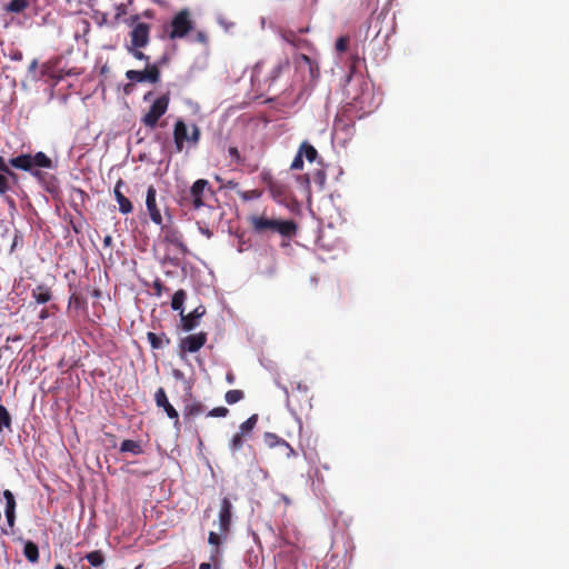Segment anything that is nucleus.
Returning a JSON list of instances; mask_svg holds the SVG:
<instances>
[{"mask_svg": "<svg viewBox=\"0 0 569 569\" xmlns=\"http://www.w3.org/2000/svg\"><path fill=\"white\" fill-rule=\"evenodd\" d=\"M9 163L14 169L30 172L39 182H43L46 179V173L40 171L39 168L51 169L53 167L52 160L42 151L34 154L21 153L9 159Z\"/></svg>", "mask_w": 569, "mask_h": 569, "instance_id": "f257e3e1", "label": "nucleus"}, {"mask_svg": "<svg viewBox=\"0 0 569 569\" xmlns=\"http://www.w3.org/2000/svg\"><path fill=\"white\" fill-rule=\"evenodd\" d=\"M248 222L252 230L259 234L274 232L290 238L297 233V224L293 220L272 219L264 214H252L248 218Z\"/></svg>", "mask_w": 569, "mask_h": 569, "instance_id": "f03ea898", "label": "nucleus"}, {"mask_svg": "<svg viewBox=\"0 0 569 569\" xmlns=\"http://www.w3.org/2000/svg\"><path fill=\"white\" fill-rule=\"evenodd\" d=\"M296 72L301 77L302 82L315 84L320 76L319 64L316 60L305 53L293 57Z\"/></svg>", "mask_w": 569, "mask_h": 569, "instance_id": "7ed1b4c3", "label": "nucleus"}, {"mask_svg": "<svg viewBox=\"0 0 569 569\" xmlns=\"http://www.w3.org/2000/svg\"><path fill=\"white\" fill-rule=\"evenodd\" d=\"M206 190L212 192L209 181L206 179L196 180L191 186L189 193L181 197L180 204L199 210L204 206L203 198Z\"/></svg>", "mask_w": 569, "mask_h": 569, "instance_id": "20e7f679", "label": "nucleus"}, {"mask_svg": "<svg viewBox=\"0 0 569 569\" xmlns=\"http://www.w3.org/2000/svg\"><path fill=\"white\" fill-rule=\"evenodd\" d=\"M170 102L169 92L158 97L149 111L141 118V122L149 129H154L159 119L167 112Z\"/></svg>", "mask_w": 569, "mask_h": 569, "instance_id": "39448f33", "label": "nucleus"}, {"mask_svg": "<svg viewBox=\"0 0 569 569\" xmlns=\"http://www.w3.org/2000/svg\"><path fill=\"white\" fill-rule=\"evenodd\" d=\"M138 19L136 14L126 20L127 24L133 26L130 32V46L147 47L150 40V26L146 22L136 23Z\"/></svg>", "mask_w": 569, "mask_h": 569, "instance_id": "423d86ee", "label": "nucleus"}, {"mask_svg": "<svg viewBox=\"0 0 569 569\" xmlns=\"http://www.w3.org/2000/svg\"><path fill=\"white\" fill-rule=\"evenodd\" d=\"M193 28L187 9L179 11L171 21L170 39H181Z\"/></svg>", "mask_w": 569, "mask_h": 569, "instance_id": "0eeeda50", "label": "nucleus"}, {"mask_svg": "<svg viewBox=\"0 0 569 569\" xmlns=\"http://www.w3.org/2000/svg\"><path fill=\"white\" fill-rule=\"evenodd\" d=\"M309 28H300L295 31L291 29H280L279 33L283 41L289 43L296 49L300 50H311L312 43L302 37V33L308 32Z\"/></svg>", "mask_w": 569, "mask_h": 569, "instance_id": "6e6552de", "label": "nucleus"}, {"mask_svg": "<svg viewBox=\"0 0 569 569\" xmlns=\"http://www.w3.org/2000/svg\"><path fill=\"white\" fill-rule=\"evenodd\" d=\"M126 78L133 82L157 83L160 80V69L156 63H148L143 70H128Z\"/></svg>", "mask_w": 569, "mask_h": 569, "instance_id": "1a4fd4ad", "label": "nucleus"}, {"mask_svg": "<svg viewBox=\"0 0 569 569\" xmlns=\"http://www.w3.org/2000/svg\"><path fill=\"white\" fill-rule=\"evenodd\" d=\"M163 236V242L176 247L181 253L188 252L183 236L177 227L164 224L159 226Z\"/></svg>", "mask_w": 569, "mask_h": 569, "instance_id": "9d476101", "label": "nucleus"}, {"mask_svg": "<svg viewBox=\"0 0 569 569\" xmlns=\"http://www.w3.org/2000/svg\"><path fill=\"white\" fill-rule=\"evenodd\" d=\"M146 208L150 220L157 226H162L163 217L157 201V189L154 186H149L147 189Z\"/></svg>", "mask_w": 569, "mask_h": 569, "instance_id": "9b49d317", "label": "nucleus"}, {"mask_svg": "<svg viewBox=\"0 0 569 569\" xmlns=\"http://www.w3.org/2000/svg\"><path fill=\"white\" fill-rule=\"evenodd\" d=\"M207 340V332L200 331L198 333L189 335L181 339L179 347L182 353H194L206 345Z\"/></svg>", "mask_w": 569, "mask_h": 569, "instance_id": "f8f14e48", "label": "nucleus"}, {"mask_svg": "<svg viewBox=\"0 0 569 569\" xmlns=\"http://www.w3.org/2000/svg\"><path fill=\"white\" fill-rule=\"evenodd\" d=\"M154 401L157 407L162 408L167 416L173 420V426L179 429L180 421L178 411L169 402L166 390L163 388H159L154 393Z\"/></svg>", "mask_w": 569, "mask_h": 569, "instance_id": "ddd939ff", "label": "nucleus"}, {"mask_svg": "<svg viewBox=\"0 0 569 569\" xmlns=\"http://www.w3.org/2000/svg\"><path fill=\"white\" fill-rule=\"evenodd\" d=\"M206 315V307L200 305L194 308L190 313L180 315L181 327L184 331H191L199 326V320Z\"/></svg>", "mask_w": 569, "mask_h": 569, "instance_id": "4468645a", "label": "nucleus"}, {"mask_svg": "<svg viewBox=\"0 0 569 569\" xmlns=\"http://www.w3.org/2000/svg\"><path fill=\"white\" fill-rule=\"evenodd\" d=\"M232 502L229 498L224 497L221 500L220 511H219V530L222 533H227L230 530L231 526V516H232Z\"/></svg>", "mask_w": 569, "mask_h": 569, "instance_id": "2eb2a0df", "label": "nucleus"}, {"mask_svg": "<svg viewBox=\"0 0 569 569\" xmlns=\"http://www.w3.org/2000/svg\"><path fill=\"white\" fill-rule=\"evenodd\" d=\"M173 141L176 152L180 153L183 150L184 142H189V133L187 124L183 120L179 119L176 121L173 127Z\"/></svg>", "mask_w": 569, "mask_h": 569, "instance_id": "dca6fc26", "label": "nucleus"}, {"mask_svg": "<svg viewBox=\"0 0 569 569\" xmlns=\"http://www.w3.org/2000/svg\"><path fill=\"white\" fill-rule=\"evenodd\" d=\"M290 68V61L288 58H282L277 61V63L271 68L269 73L264 78V82L268 83V86H272L277 82V80L289 70Z\"/></svg>", "mask_w": 569, "mask_h": 569, "instance_id": "f3484780", "label": "nucleus"}, {"mask_svg": "<svg viewBox=\"0 0 569 569\" xmlns=\"http://www.w3.org/2000/svg\"><path fill=\"white\" fill-rule=\"evenodd\" d=\"M264 442L269 448H287V459L297 457V451L284 439L278 437L276 433L266 432Z\"/></svg>", "mask_w": 569, "mask_h": 569, "instance_id": "a211bd4d", "label": "nucleus"}, {"mask_svg": "<svg viewBox=\"0 0 569 569\" xmlns=\"http://www.w3.org/2000/svg\"><path fill=\"white\" fill-rule=\"evenodd\" d=\"M228 154L231 158V163L246 167L250 172H253L258 169V162L248 160L244 156H241L240 151L234 146H230L228 148Z\"/></svg>", "mask_w": 569, "mask_h": 569, "instance_id": "6ab92c4d", "label": "nucleus"}, {"mask_svg": "<svg viewBox=\"0 0 569 569\" xmlns=\"http://www.w3.org/2000/svg\"><path fill=\"white\" fill-rule=\"evenodd\" d=\"M31 297L38 305H46L52 300L53 293L49 286L40 283L31 290Z\"/></svg>", "mask_w": 569, "mask_h": 569, "instance_id": "aec40b11", "label": "nucleus"}, {"mask_svg": "<svg viewBox=\"0 0 569 569\" xmlns=\"http://www.w3.org/2000/svg\"><path fill=\"white\" fill-rule=\"evenodd\" d=\"M123 186L122 180H118L114 187V198L119 204V211L123 214L130 213L133 210V206L131 201L121 192V187Z\"/></svg>", "mask_w": 569, "mask_h": 569, "instance_id": "412c9836", "label": "nucleus"}, {"mask_svg": "<svg viewBox=\"0 0 569 569\" xmlns=\"http://www.w3.org/2000/svg\"><path fill=\"white\" fill-rule=\"evenodd\" d=\"M147 339L152 349H162L170 343V339L167 337L164 332L161 335H157L154 332L149 331L147 333Z\"/></svg>", "mask_w": 569, "mask_h": 569, "instance_id": "4be33fe9", "label": "nucleus"}, {"mask_svg": "<svg viewBox=\"0 0 569 569\" xmlns=\"http://www.w3.org/2000/svg\"><path fill=\"white\" fill-rule=\"evenodd\" d=\"M333 130L336 132L342 131L346 134H349L353 130V123H351V119L346 118V114L342 113L336 118L333 122Z\"/></svg>", "mask_w": 569, "mask_h": 569, "instance_id": "5701e85b", "label": "nucleus"}, {"mask_svg": "<svg viewBox=\"0 0 569 569\" xmlns=\"http://www.w3.org/2000/svg\"><path fill=\"white\" fill-rule=\"evenodd\" d=\"M120 452H129L133 456H139L143 453V449L140 441L126 439L120 446Z\"/></svg>", "mask_w": 569, "mask_h": 569, "instance_id": "b1692460", "label": "nucleus"}, {"mask_svg": "<svg viewBox=\"0 0 569 569\" xmlns=\"http://www.w3.org/2000/svg\"><path fill=\"white\" fill-rule=\"evenodd\" d=\"M23 555L28 561L36 563L39 560V548L33 541H26L23 546Z\"/></svg>", "mask_w": 569, "mask_h": 569, "instance_id": "393cba45", "label": "nucleus"}, {"mask_svg": "<svg viewBox=\"0 0 569 569\" xmlns=\"http://www.w3.org/2000/svg\"><path fill=\"white\" fill-rule=\"evenodd\" d=\"M186 299H187V292L183 289L177 290L173 293L172 299H171L172 310L179 311V315H181L184 311L183 303H184Z\"/></svg>", "mask_w": 569, "mask_h": 569, "instance_id": "a878e982", "label": "nucleus"}, {"mask_svg": "<svg viewBox=\"0 0 569 569\" xmlns=\"http://www.w3.org/2000/svg\"><path fill=\"white\" fill-rule=\"evenodd\" d=\"M204 411V406L201 402H192L184 407L183 417L184 419H193Z\"/></svg>", "mask_w": 569, "mask_h": 569, "instance_id": "bb28decb", "label": "nucleus"}, {"mask_svg": "<svg viewBox=\"0 0 569 569\" xmlns=\"http://www.w3.org/2000/svg\"><path fill=\"white\" fill-rule=\"evenodd\" d=\"M247 436L236 432L229 442V449L232 457L237 458L238 451H240L244 445Z\"/></svg>", "mask_w": 569, "mask_h": 569, "instance_id": "cd10ccee", "label": "nucleus"}, {"mask_svg": "<svg viewBox=\"0 0 569 569\" xmlns=\"http://www.w3.org/2000/svg\"><path fill=\"white\" fill-rule=\"evenodd\" d=\"M82 559H87L90 566L92 567H101L104 563V555L101 550H94L87 553Z\"/></svg>", "mask_w": 569, "mask_h": 569, "instance_id": "c85d7f7f", "label": "nucleus"}, {"mask_svg": "<svg viewBox=\"0 0 569 569\" xmlns=\"http://www.w3.org/2000/svg\"><path fill=\"white\" fill-rule=\"evenodd\" d=\"M29 7V0H11L4 10L12 13H21Z\"/></svg>", "mask_w": 569, "mask_h": 569, "instance_id": "c756f323", "label": "nucleus"}, {"mask_svg": "<svg viewBox=\"0 0 569 569\" xmlns=\"http://www.w3.org/2000/svg\"><path fill=\"white\" fill-rule=\"evenodd\" d=\"M299 150L309 162H313L318 157L317 149L307 141L300 144Z\"/></svg>", "mask_w": 569, "mask_h": 569, "instance_id": "7c9ffc66", "label": "nucleus"}, {"mask_svg": "<svg viewBox=\"0 0 569 569\" xmlns=\"http://www.w3.org/2000/svg\"><path fill=\"white\" fill-rule=\"evenodd\" d=\"M257 423H258V415H252L244 422H242L240 425L238 432H240L247 437H250V433L254 429Z\"/></svg>", "mask_w": 569, "mask_h": 569, "instance_id": "2f4dec72", "label": "nucleus"}, {"mask_svg": "<svg viewBox=\"0 0 569 569\" xmlns=\"http://www.w3.org/2000/svg\"><path fill=\"white\" fill-rule=\"evenodd\" d=\"M269 191L271 196L276 199H280L286 197L287 194V186L282 183L281 181H276L274 183H271Z\"/></svg>", "mask_w": 569, "mask_h": 569, "instance_id": "473e14b6", "label": "nucleus"}, {"mask_svg": "<svg viewBox=\"0 0 569 569\" xmlns=\"http://www.w3.org/2000/svg\"><path fill=\"white\" fill-rule=\"evenodd\" d=\"M3 429L11 430V416L7 408L0 403V432H2Z\"/></svg>", "mask_w": 569, "mask_h": 569, "instance_id": "72a5a7b5", "label": "nucleus"}, {"mask_svg": "<svg viewBox=\"0 0 569 569\" xmlns=\"http://www.w3.org/2000/svg\"><path fill=\"white\" fill-rule=\"evenodd\" d=\"M244 398V393L242 390L232 389L226 392L224 399L228 405H234L241 401Z\"/></svg>", "mask_w": 569, "mask_h": 569, "instance_id": "f704fd0d", "label": "nucleus"}, {"mask_svg": "<svg viewBox=\"0 0 569 569\" xmlns=\"http://www.w3.org/2000/svg\"><path fill=\"white\" fill-rule=\"evenodd\" d=\"M3 498L6 500L4 512H16L17 502L13 493L10 490L6 489L3 491Z\"/></svg>", "mask_w": 569, "mask_h": 569, "instance_id": "c9c22d12", "label": "nucleus"}, {"mask_svg": "<svg viewBox=\"0 0 569 569\" xmlns=\"http://www.w3.org/2000/svg\"><path fill=\"white\" fill-rule=\"evenodd\" d=\"M141 47H134V46H127L128 52L138 60H143L146 63H149L150 57L144 54L141 50H139Z\"/></svg>", "mask_w": 569, "mask_h": 569, "instance_id": "e433bc0d", "label": "nucleus"}, {"mask_svg": "<svg viewBox=\"0 0 569 569\" xmlns=\"http://www.w3.org/2000/svg\"><path fill=\"white\" fill-rule=\"evenodd\" d=\"M86 306V299L78 295L72 293L69 298V307L83 308Z\"/></svg>", "mask_w": 569, "mask_h": 569, "instance_id": "4c0bfd02", "label": "nucleus"}, {"mask_svg": "<svg viewBox=\"0 0 569 569\" xmlns=\"http://www.w3.org/2000/svg\"><path fill=\"white\" fill-rule=\"evenodd\" d=\"M350 38L348 36H342L337 39L336 41V50L338 52H345L347 51L349 47Z\"/></svg>", "mask_w": 569, "mask_h": 569, "instance_id": "58836bf2", "label": "nucleus"}, {"mask_svg": "<svg viewBox=\"0 0 569 569\" xmlns=\"http://www.w3.org/2000/svg\"><path fill=\"white\" fill-rule=\"evenodd\" d=\"M263 67H264V62L263 61H259L254 64L253 69H252V80L253 81H260L261 80V76H262V72H263Z\"/></svg>", "mask_w": 569, "mask_h": 569, "instance_id": "ea45409f", "label": "nucleus"}, {"mask_svg": "<svg viewBox=\"0 0 569 569\" xmlns=\"http://www.w3.org/2000/svg\"><path fill=\"white\" fill-rule=\"evenodd\" d=\"M220 537L218 533L213 532V531H210L209 532V537H208V542L211 545V546H214L216 549H214V555L217 556L219 552H220V549H219V545H220Z\"/></svg>", "mask_w": 569, "mask_h": 569, "instance_id": "a19ab883", "label": "nucleus"}, {"mask_svg": "<svg viewBox=\"0 0 569 569\" xmlns=\"http://www.w3.org/2000/svg\"><path fill=\"white\" fill-rule=\"evenodd\" d=\"M362 84L367 86V83L362 82ZM366 93L369 96L370 92L368 90V87H366V90H363V88L361 87V94H353L352 96V100L356 102V103H359L360 108L363 109L365 108V96Z\"/></svg>", "mask_w": 569, "mask_h": 569, "instance_id": "79ce46f5", "label": "nucleus"}, {"mask_svg": "<svg viewBox=\"0 0 569 569\" xmlns=\"http://www.w3.org/2000/svg\"><path fill=\"white\" fill-rule=\"evenodd\" d=\"M303 154L300 150H298L296 157L293 158V161L291 162L290 169L292 170H300L303 167Z\"/></svg>", "mask_w": 569, "mask_h": 569, "instance_id": "37998d69", "label": "nucleus"}, {"mask_svg": "<svg viewBox=\"0 0 569 569\" xmlns=\"http://www.w3.org/2000/svg\"><path fill=\"white\" fill-rule=\"evenodd\" d=\"M127 14V7L123 3H120L116 7V14L113 18L112 26H117L119 23V20L122 16Z\"/></svg>", "mask_w": 569, "mask_h": 569, "instance_id": "c03bdc74", "label": "nucleus"}, {"mask_svg": "<svg viewBox=\"0 0 569 569\" xmlns=\"http://www.w3.org/2000/svg\"><path fill=\"white\" fill-rule=\"evenodd\" d=\"M201 131L197 124H192L191 133L189 134V142L197 144L200 140Z\"/></svg>", "mask_w": 569, "mask_h": 569, "instance_id": "a18cd8bd", "label": "nucleus"}, {"mask_svg": "<svg viewBox=\"0 0 569 569\" xmlns=\"http://www.w3.org/2000/svg\"><path fill=\"white\" fill-rule=\"evenodd\" d=\"M228 413H229L228 408H226V407H217V408L211 409L208 412V417H227Z\"/></svg>", "mask_w": 569, "mask_h": 569, "instance_id": "49530a36", "label": "nucleus"}, {"mask_svg": "<svg viewBox=\"0 0 569 569\" xmlns=\"http://www.w3.org/2000/svg\"><path fill=\"white\" fill-rule=\"evenodd\" d=\"M12 187L10 186V182L4 177V174H0V194L6 196L8 191H10Z\"/></svg>", "mask_w": 569, "mask_h": 569, "instance_id": "de8ad7c7", "label": "nucleus"}, {"mask_svg": "<svg viewBox=\"0 0 569 569\" xmlns=\"http://www.w3.org/2000/svg\"><path fill=\"white\" fill-rule=\"evenodd\" d=\"M4 177L8 179L11 187L19 184V176L11 168L4 173Z\"/></svg>", "mask_w": 569, "mask_h": 569, "instance_id": "09e8293b", "label": "nucleus"}, {"mask_svg": "<svg viewBox=\"0 0 569 569\" xmlns=\"http://www.w3.org/2000/svg\"><path fill=\"white\" fill-rule=\"evenodd\" d=\"M260 192L258 190H249V191H243V192H240V198L244 201L247 200H252V199H257L260 197Z\"/></svg>", "mask_w": 569, "mask_h": 569, "instance_id": "8fccbe9b", "label": "nucleus"}, {"mask_svg": "<svg viewBox=\"0 0 569 569\" xmlns=\"http://www.w3.org/2000/svg\"><path fill=\"white\" fill-rule=\"evenodd\" d=\"M260 178L262 182L268 187V189L270 188L271 183L277 181L269 171H262Z\"/></svg>", "mask_w": 569, "mask_h": 569, "instance_id": "3c124183", "label": "nucleus"}, {"mask_svg": "<svg viewBox=\"0 0 569 569\" xmlns=\"http://www.w3.org/2000/svg\"><path fill=\"white\" fill-rule=\"evenodd\" d=\"M297 181L301 187H303L306 190H310V178L309 174H302L297 178Z\"/></svg>", "mask_w": 569, "mask_h": 569, "instance_id": "603ef678", "label": "nucleus"}, {"mask_svg": "<svg viewBox=\"0 0 569 569\" xmlns=\"http://www.w3.org/2000/svg\"><path fill=\"white\" fill-rule=\"evenodd\" d=\"M0 556H2L6 560V562L9 563L8 545L1 537H0Z\"/></svg>", "mask_w": 569, "mask_h": 569, "instance_id": "864d4df0", "label": "nucleus"}, {"mask_svg": "<svg viewBox=\"0 0 569 569\" xmlns=\"http://www.w3.org/2000/svg\"><path fill=\"white\" fill-rule=\"evenodd\" d=\"M153 289H154L156 296H158V297H160L162 295V292L164 290H167V288L162 284V282L160 280H156L153 282Z\"/></svg>", "mask_w": 569, "mask_h": 569, "instance_id": "5fc2aeb1", "label": "nucleus"}, {"mask_svg": "<svg viewBox=\"0 0 569 569\" xmlns=\"http://www.w3.org/2000/svg\"><path fill=\"white\" fill-rule=\"evenodd\" d=\"M8 527L12 530L16 523V512H4Z\"/></svg>", "mask_w": 569, "mask_h": 569, "instance_id": "6e6d98bb", "label": "nucleus"}, {"mask_svg": "<svg viewBox=\"0 0 569 569\" xmlns=\"http://www.w3.org/2000/svg\"><path fill=\"white\" fill-rule=\"evenodd\" d=\"M11 164L9 161L7 162L3 157H0V174H4L9 169Z\"/></svg>", "mask_w": 569, "mask_h": 569, "instance_id": "4d7b16f0", "label": "nucleus"}, {"mask_svg": "<svg viewBox=\"0 0 569 569\" xmlns=\"http://www.w3.org/2000/svg\"><path fill=\"white\" fill-rule=\"evenodd\" d=\"M49 318V309L48 308H43L40 313H39V319L40 320H46Z\"/></svg>", "mask_w": 569, "mask_h": 569, "instance_id": "13d9d810", "label": "nucleus"}, {"mask_svg": "<svg viewBox=\"0 0 569 569\" xmlns=\"http://www.w3.org/2000/svg\"><path fill=\"white\" fill-rule=\"evenodd\" d=\"M112 237L110 234H107L104 238H103V246L104 247H111L112 246Z\"/></svg>", "mask_w": 569, "mask_h": 569, "instance_id": "bf43d9fd", "label": "nucleus"}, {"mask_svg": "<svg viewBox=\"0 0 569 569\" xmlns=\"http://www.w3.org/2000/svg\"><path fill=\"white\" fill-rule=\"evenodd\" d=\"M197 38L200 42H207V36L203 32H198Z\"/></svg>", "mask_w": 569, "mask_h": 569, "instance_id": "052dcab7", "label": "nucleus"}, {"mask_svg": "<svg viewBox=\"0 0 569 569\" xmlns=\"http://www.w3.org/2000/svg\"><path fill=\"white\" fill-rule=\"evenodd\" d=\"M226 379H227V381L229 383H233L234 382V375L232 372H228Z\"/></svg>", "mask_w": 569, "mask_h": 569, "instance_id": "680f3d73", "label": "nucleus"}, {"mask_svg": "<svg viewBox=\"0 0 569 569\" xmlns=\"http://www.w3.org/2000/svg\"><path fill=\"white\" fill-rule=\"evenodd\" d=\"M317 177L320 180V183L322 184L325 182V173L322 171H317Z\"/></svg>", "mask_w": 569, "mask_h": 569, "instance_id": "e2e57ef3", "label": "nucleus"}, {"mask_svg": "<svg viewBox=\"0 0 569 569\" xmlns=\"http://www.w3.org/2000/svg\"><path fill=\"white\" fill-rule=\"evenodd\" d=\"M37 67H38V62H37V60H33V61L30 63V66H29V70H30V71H34V70L37 69Z\"/></svg>", "mask_w": 569, "mask_h": 569, "instance_id": "0e129e2a", "label": "nucleus"}, {"mask_svg": "<svg viewBox=\"0 0 569 569\" xmlns=\"http://www.w3.org/2000/svg\"><path fill=\"white\" fill-rule=\"evenodd\" d=\"M199 569H211V565L208 563V562H202L200 566H199Z\"/></svg>", "mask_w": 569, "mask_h": 569, "instance_id": "69168bd1", "label": "nucleus"}, {"mask_svg": "<svg viewBox=\"0 0 569 569\" xmlns=\"http://www.w3.org/2000/svg\"><path fill=\"white\" fill-rule=\"evenodd\" d=\"M151 96H152V92H151V91L147 92V93L144 94V97H143V100H144V101L149 100Z\"/></svg>", "mask_w": 569, "mask_h": 569, "instance_id": "338daca9", "label": "nucleus"}, {"mask_svg": "<svg viewBox=\"0 0 569 569\" xmlns=\"http://www.w3.org/2000/svg\"><path fill=\"white\" fill-rule=\"evenodd\" d=\"M53 569H69L63 567L61 563H57Z\"/></svg>", "mask_w": 569, "mask_h": 569, "instance_id": "774afa93", "label": "nucleus"}]
</instances>
